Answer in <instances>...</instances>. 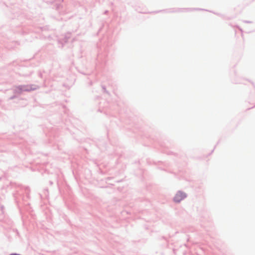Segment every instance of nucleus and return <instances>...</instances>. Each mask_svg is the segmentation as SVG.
Returning <instances> with one entry per match:
<instances>
[{
    "mask_svg": "<svg viewBox=\"0 0 255 255\" xmlns=\"http://www.w3.org/2000/svg\"><path fill=\"white\" fill-rule=\"evenodd\" d=\"M185 197V195L182 192L177 193L174 197V200L176 202H179Z\"/></svg>",
    "mask_w": 255,
    "mask_h": 255,
    "instance_id": "f257e3e1",
    "label": "nucleus"
}]
</instances>
